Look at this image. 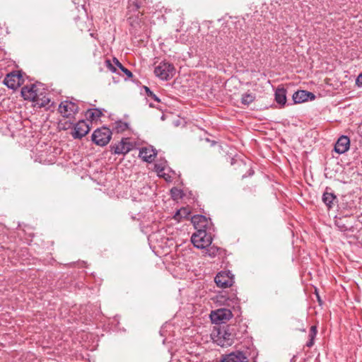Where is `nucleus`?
Listing matches in <instances>:
<instances>
[{
  "instance_id": "1",
  "label": "nucleus",
  "mask_w": 362,
  "mask_h": 362,
  "mask_svg": "<svg viewBox=\"0 0 362 362\" xmlns=\"http://www.w3.org/2000/svg\"><path fill=\"white\" fill-rule=\"evenodd\" d=\"M237 327L235 325H225L220 327L214 335L213 339L217 345L221 347H228L233 344L236 337Z\"/></svg>"
},
{
  "instance_id": "2",
  "label": "nucleus",
  "mask_w": 362,
  "mask_h": 362,
  "mask_svg": "<svg viewBox=\"0 0 362 362\" xmlns=\"http://www.w3.org/2000/svg\"><path fill=\"white\" fill-rule=\"evenodd\" d=\"M191 241L197 248L204 249L211 244L212 237L206 233V229H199L192 234Z\"/></svg>"
},
{
  "instance_id": "3",
  "label": "nucleus",
  "mask_w": 362,
  "mask_h": 362,
  "mask_svg": "<svg viewBox=\"0 0 362 362\" xmlns=\"http://www.w3.org/2000/svg\"><path fill=\"white\" fill-rule=\"evenodd\" d=\"M154 74L160 79L168 81L175 74V69L172 64L162 62L155 67Z\"/></svg>"
},
{
  "instance_id": "4",
  "label": "nucleus",
  "mask_w": 362,
  "mask_h": 362,
  "mask_svg": "<svg viewBox=\"0 0 362 362\" xmlns=\"http://www.w3.org/2000/svg\"><path fill=\"white\" fill-rule=\"evenodd\" d=\"M92 141L98 146H104L111 139L112 132L107 127H102L95 129L92 134Z\"/></svg>"
},
{
  "instance_id": "5",
  "label": "nucleus",
  "mask_w": 362,
  "mask_h": 362,
  "mask_svg": "<svg viewBox=\"0 0 362 362\" xmlns=\"http://www.w3.org/2000/svg\"><path fill=\"white\" fill-rule=\"evenodd\" d=\"M233 317L230 310L227 308H219L211 311L210 318L213 323H225Z\"/></svg>"
},
{
  "instance_id": "6",
  "label": "nucleus",
  "mask_w": 362,
  "mask_h": 362,
  "mask_svg": "<svg viewBox=\"0 0 362 362\" xmlns=\"http://www.w3.org/2000/svg\"><path fill=\"white\" fill-rule=\"evenodd\" d=\"M22 74L20 72H11L8 74L4 80V84L8 88L16 90L21 84Z\"/></svg>"
},
{
  "instance_id": "7",
  "label": "nucleus",
  "mask_w": 362,
  "mask_h": 362,
  "mask_svg": "<svg viewBox=\"0 0 362 362\" xmlns=\"http://www.w3.org/2000/svg\"><path fill=\"white\" fill-rule=\"evenodd\" d=\"M78 107L74 103L70 101L62 102L59 106V112L64 117H70L78 112Z\"/></svg>"
},
{
  "instance_id": "8",
  "label": "nucleus",
  "mask_w": 362,
  "mask_h": 362,
  "mask_svg": "<svg viewBox=\"0 0 362 362\" xmlns=\"http://www.w3.org/2000/svg\"><path fill=\"white\" fill-rule=\"evenodd\" d=\"M40 90L37 87V84H30L25 86L21 89V95L25 100H28L31 101H35L36 98H37L38 93Z\"/></svg>"
},
{
  "instance_id": "9",
  "label": "nucleus",
  "mask_w": 362,
  "mask_h": 362,
  "mask_svg": "<svg viewBox=\"0 0 362 362\" xmlns=\"http://www.w3.org/2000/svg\"><path fill=\"white\" fill-rule=\"evenodd\" d=\"M90 129L89 124L86 121L81 120L75 124L71 134L74 139H81L89 132Z\"/></svg>"
},
{
  "instance_id": "10",
  "label": "nucleus",
  "mask_w": 362,
  "mask_h": 362,
  "mask_svg": "<svg viewBox=\"0 0 362 362\" xmlns=\"http://www.w3.org/2000/svg\"><path fill=\"white\" fill-rule=\"evenodd\" d=\"M214 281L220 288H228L233 285V279L229 275V273L221 272L216 276Z\"/></svg>"
},
{
  "instance_id": "11",
  "label": "nucleus",
  "mask_w": 362,
  "mask_h": 362,
  "mask_svg": "<svg viewBox=\"0 0 362 362\" xmlns=\"http://www.w3.org/2000/svg\"><path fill=\"white\" fill-rule=\"evenodd\" d=\"M322 200L325 206L327 207L328 210L332 209L337 203L338 199L334 192H332L331 189L327 187L325 191L324 192Z\"/></svg>"
},
{
  "instance_id": "12",
  "label": "nucleus",
  "mask_w": 362,
  "mask_h": 362,
  "mask_svg": "<svg viewBox=\"0 0 362 362\" xmlns=\"http://www.w3.org/2000/svg\"><path fill=\"white\" fill-rule=\"evenodd\" d=\"M293 100L294 103H302L308 100H313L315 99V95L307 90H298L293 94Z\"/></svg>"
},
{
  "instance_id": "13",
  "label": "nucleus",
  "mask_w": 362,
  "mask_h": 362,
  "mask_svg": "<svg viewBox=\"0 0 362 362\" xmlns=\"http://www.w3.org/2000/svg\"><path fill=\"white\" fill-rule=\"evenodd\" d=\"M221 362H247V357L243 351H237L224 356Z\"/></svg>"
},
{
  "instance_id": "14",
  "label": "nucleus",
  "mask_w": 362,
  "mask_h": 362,
  "mask_svg": "<svg viewBox=\"0 0 362 362\" xmlns=\"http://www.w3.org/2000/svg\"><path fill=\"white\" fill-rule=\"evenodd\" d=\"M131 146L127 139H122L118 144H115L112 149L115 154H126L131 150Z\"/></svg>"
},
{
  "instance_id": "15",
  "label": "nucleus",
  "mask_w": 362,
  "mask_h": 362,
  "mask_svg": "<svg viewBox=\"0 0 362 362\" xmlns=\"http://www.w3.org/2000/svg\"><path fill=\"white\" fill-rule=\"evenodd\" d=\"M350 140L346 136H341L339 138L334 146V151L339 153H344L349 148Z\"/></svg>"
},
{
  "instance_id": "16",
  "label": "nucleus",
  "mask_w": 362,
  "mask_h": 362,
  "mask_svg": "<svg viewBox=\"0 0 362 362\" xmlns=\"http://www.w3.org/2000/svg\"><path fill=\"white\" fill-rule=\"evenodd\" d=\"M156 156V151L152 148L144 147L141 148L139 151V157L148 163H151Z\"/></svg>"
},
{
  "instance_id": "17",
  "label": "nucleus",
  "mask_w": 362,
  "mask_h": 362,
  "mask_svg": "<svg viewBox=\"0 0 362 362\" xmlns=\"http://www.w3.org/2000/svg\"><path fill=\"white\" fill-rule=\"evenodd\" d=\"M191 221L197 231L199 229H205L209 222L207 218L202 215H195L191 218Z\"/></svg>"
},
{
  "instance_id": "18",
  "label": "nucleus",
  "mask_w": 362,
  "mask_h": 362,
  "mask_svg": "<svg viewBox=\"0 0 362 362\" xmlns=\"http://www.w3.org/2000/svg\"><path fill=\"white\" fill-rule=\"evenodd\" d=\"M275 100L281 105H285L286 103V90L284 88H277L275 91Z\"/></svg>"
},
{
  "instance_id": "19",
  "label": "nucleus",
  "mask_w": 362,
  "mask_h": 362,
  "mask_svg": "<svg viewBox=\"0 0 362 362\" xmlns=\"http://www.w3.org/2000/svg\"><path fill=\"white\" fill-rule=\"evenodd\" d=\"M33 102L35 103V106L43 107H47L49 105L50 99L45 95L43 92L40 91L37 98H36L35 101Z\"/></svg>"
},
{
  "instance_id": "20",
  "label": "nucleus",
  "mask_w": 362,
  "mask_h": 362,
  "mask_svg": "<svg viewBox=\"0 0 362 362\" xmlns=\"http://www.w3.org/2000/svg\"><path fill=\"white\" fill-rule=\"evenodd\" d=\"M102 115L103 113L99 109H89L86 113V117L90 121H95L98 119Z\"/></svg>"
},
{
  "instance_id": "21",
  "label": "nucleus",
  "mask_w": 362,
  "mask_h": 362,
  "mask_svg": "<svg viewBox=\"0 0 362 362\" xmlns=\"http://www.w3.org/2000/svg\"><path fill=\"white\" fill-rule=\"evenodd\" d=\"M190 210L187 207H182L180 209L177 210L173 218L177 221H180L182 218H187L190 215Z\"/></svg>"
},
{
  "instance_id": "22",
  "label": "nucleus",
  "mask_w": 362,
  "mask_h": 362,
  "mask_svg": "<svg viewBox=\"0 0 362 362\" xmlns=\"http://www.w3.org/2000/svg\"><path fill=\"white\" fill-rule=\"evenodd\" d=\"M255 95L251 93H244L241 98V103L244 105H250L255 100Z\"/></svg>"
},
{
  "instance_id": "23",
  "label": "nucleus",
  "mask_w": 362,
  "mask_h": 362,
  "mask_svg": "<svg viewBox=\"0 0 362 362\" xmlns=\"http://www.w3.org/2000/svg\"><path fill=\"white\" fill-rule=\"evenodd\" d=\"M219 248L215 246H211L207 248L205 251V255L211 257H214L217 255Z\"/></svg>"
},
{
  "instance_id": "24",
  "label": "nucleus",
  "mask_w": 362,
  "mask_h": 362,
  "mask_svg": "<svg viewBox=\"0 0 362 362\" xmlns=\"http://www.w3.org/2000/svg\"><path fill=\"white\" fill-rule=\"evenodd\" d=\"M114 62L117 66L119 67L122 72H124L128 77L132 76V73L129 69L123 66L122 64L116 58H114Z\"/></svg>"
},
{
  "instance_id": "25",
  "label": "nucleus",
  "mask_w": 362,
  "mask_h": 362,
  "mask_svg": "<svg viewBox=\"0 0 362 362\" xmlns=\"http://www.w3.org/2000/svg\"><path fill=\"white\" fill-rule=\"evenodd\" d=\"M128 128V124L126 122H118L115 124V129L118 132H124Z\"/></svg>"
},
{
  "instance_id": "26",
  "label": "nucleus",
  "mask_w": 362,
  "mask_h": 362,
  "mask_svg": "<svg viewBox=\"0 0 362 362\" xmlns=\"http://www.w3.org/2000/svg\"><path fill=\"white\" fill-rule=\"evenodd\" d=\"M144 88L148 97L151 98L158 103L160 102V100L150 90L148 87L144 86Z\"/></svg>"
},
{
  "instance_id": "27",
  "label": "nucleus",
  "mask_w": 362,
  "mask_h": 362,
  "mask_svg": "<svg viewBox=\"0 0 362 362\" xmlns=\"http://www.w3.org/2000/svg\"><path fill=\"white\" fill-rule=\"evenodd\" d=\"M171 194H172V197L173 198H178V197H181V193L182 192L177 189V188H173L171 190Z\"/></svg>"
},
{
  "instance_id": "28",
  "label": "nucleus",
  "mask_w": 362,
  "mask_h": 362,
  "mask_svg": "<svg viewBox=\"0 0 362 362\" xmlns=\"http://www.w3.org/2000/svg\"><path fill=\"white\" fill-rule=\"evenodd\" d=\"M106 67L111 71L112 72L116 71V68L114 66V65L111 63L110 60L107 59L105 61Z\"/></svg>"
},
{
  "instance_id": "29",
  "label": "nucleus",
  "mask_w": 362,
  "mask_h": 362,
  "mask_svg": "<svg viewBox=\"0 0 362 362\" xmlns=\"http://www.w3.org/2000/svg\"><path fill=\"white\" fill-rule=\"evenodd\" d=\"M317 334V328L315 326H312L309 334L310 338L315 339Z\"/></svg>"
},
{
  "instance_id": "30",
  "label": "nucleus",
  "mask_w": 362,
  "mask_h": 362,
  "mask_svg": "<svg viewBox=\"0 0 362 362\" xmlns=\"http://www.w3.org/2000/svg\"><path fill=\"white\" fill-rule=\"evenodd\" d=\"M341 219L339 220H337L335 221V224L337 226H338L341 230H347V227H346L344 225H342V223H341Z\"/></svg>"
},
{
  "instance_id": "31",
  "label": "nucleus",
  "mask_w": 362,
  "mask_h": 362,
  "mask_svg": "<svg viewBox=\"0 0 362 362\" xmlns=\"http://www.w3.org/2000/svg\"><path fill=\"white\" fill-rule=\"evenodd\" d=\"M356 83L358 86L362 87V73L358 76Z\"/></svg>"
},
{
  "instance_id": "32",
  "label": "nucleus",
  "mask_w": 362,
  "mask_h": 362,
  "mask_svg": "<svg viewBox=\"0 0 362 362\" xmlns=\"http://www.w3.org/2000/svg\"><path fill=\"white\" fill-rule=\"evenodd\" d=\"M314 344V339L310 338L309 341L306 343L308 347H312Z\"/></svg>"
},
{
  "instance_id": "33",
  "label": "nucleus",
  "mask_w": 362,
  "mask_h": 362,
  "mask_svg": "<svg viewBox=\"0 0 362 362\" xmlns=\"http://www.w3.org/2000/svg\"><path fill=\"white\" fill-rule=\"evenodd\" d=\"M227 300L231 301L233 304H237L238 303V298L235 296H234L231 299L228 298Z\"/></svg>"
},
{
  "instance_id": "34",
  "label": "nucleus",
  "mask_w": 362,
  "mask_h": 362,
  "mask_svg": "<svg viewBox=\"0 0 362 362\" xmlns=\"http://www.w3.org/2000/svg\"><path fill=\"white\" fill-rule=\"evenodd\" d=\"M294 358H295V356H293V357L292 358L291 361H293L294 360Z\"/></svg>"
}]
</instances>
